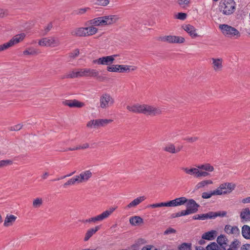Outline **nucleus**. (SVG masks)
<instances>
[{
  "label": "nucleus",
  "instance_id": "nucleus-1",
  "mask_svg": "<svg viewBox=\"0 0 250 250\" xmlns=\"http://www.w3.org/2000/svg\"><path fill=\"white\" fill-rule=\"evenodd\" d=\"M126 109L135 113H142L149 116H157L162 114V110L158 107L147 104H138L127 105Z\"/></svg>",
  "mask_w": 250,
  "mask_h": 250
},
{
  "label": "nucleus",
  "instance_id": "nucleus-2",
  "mask_svg": "<svg viewBox=\"0 0 250 250\" xmlns=\"http://www.w3.org/2000/svg\"><path fill=\"white\" fill-rule=\"evenodd\" d=\"M98 31L97 27L88 26L85 27H77L71 31L72 36L76 37H85L91 36L96 34Z\"/></svg>",
  "mask_w": 250,
  "mask_h": 250
},
{
  "label": "nucleus",
  "instance_id": "nucleus-3",
  "mask_svg": "<svg viewBox=\"0 0 250 250\" xmlns=\"http://www.w3.org/2000/svg\"><path fill=\"white\" fill-rule=\"evenodd\" d=\"M236 3L233 0H221L219 10L224 15H229L235 10Z\"/></svg>",
  "mask_w": 250,
  "mask_h": 250
},
{
  "label": "nucleus",
  "instance_id": "nucleus-4",
  "mask_svg": "<svg viewBox=\"0 0 250 250\" xmlns=\"http://www.w3.org/2000/svg\"><path fill=\"white\" fill-rule=\"evenodd\" d=\"M116 208V207H110L108 209L103 211L102 213L94 217H92L87 219H86L83 221V223H95L98 222H101L104 220L108 218L113 213V212L115 210Z\"/></svg>",
  "mask_w": 250,
  "mask_h": 250
},
{
  "label": "nucleus",
  "instance_id": "nucleus-5",
  "mask_svg": "<svg viewBox=\"0 0 250 250\" xmlns=\"http://www.w3.org/2000/svg\"><path fill=\"white\" fill-rule=\"evenodd\" d=\"M219 27L223 35L226 37L237 39L241 36L240 32L237 29L228 24H220Z\"/></svg>",
  "mask_w": 250,
  "mask_h": 250
},
{
  "label": "nucleus",
  "instance_id": "nucleus-6",
  "mask_svg": "<svg viewBox=\"0 0 250 250\" xmlns=\"http://www.w3.org/2000/svg\"><path fill=\"white\" fill-rule=\"evenodd\" d=\"M38 44L42 47H56L61 44L59 38L54 36L44 37L39 40Z\"/></svg>",
  "mask_w": 250,
  "mask_h": 250
},
{
  "label": "nucleus",
  "instance_id": "nucleus-7",
  "mask_svg": "<svg viewBox=\"0 0 250 250\" xmlns=\"http://www.w3.org/2000/svg\"><path fill=\"white\" fill-rule=\"evenodd\" d=\"M115 103L113 97L108 93H103L100 97L99 104L102 109H106Z\"/></svg>",
  "mask_w": 250,
  "mask_h": 250
},
{
  "label": "nucleus",
  "instance_id": "nucleus-8",
  "mask_svg": "<svg viewBox=\"0 0 250 250\" xmlns=\"http://www.w3.org/2000/svg\"><path fill=\"white\" fill-rule=\"evenodd\" d=\"M236 185L232 183H224L215 189L216 195H226L230 193L235 188Z\"/></svg>",
  "mask_w": 250,
  "mask_h": 250
},
{
  "label": "nucleus",
  "instance_id": "nucleus-9",
  "mask_svg": "<svg viewBox=\"0 0 250 250\" xmlns=\"http://www.w3.org/2000/svg\"><path fill=\"white\" fill-rule=\"evenodd\" d=\"M112 121V120L106 119L91 120L87 123L86 127L89 128H99L105 126Z\"/></svg>",
  "mask_w": 250,
  "mask_h": 250
},
{
  "label": "nucleus",
  "instance_id": "nucleus-10",
  "mask_svg": "<svg viewBox=\"0 0 250 250\" xmlns=\"http://www.w3.org/2000/svg\"><path fill=\"white\" fill-rule=\"evenodd\" d=\"M158 40L162 42H167L169 43H183L185 42V39L184 37L172 35L160 37Z\"/></svg>",
  "mask_w": 250,
  "mask_h": 250
},
{
  "label": "nucleus",
  "instance_id": "nucleus-11",
  "mask_svg": "<svg viewBox=\"0 0 250 250\" xmlns=\"http://www.w3.org/2000/svg\"><path fill=\"white\" fill-rule=\"evenodd\" d=\"M78 72L79 77H91L101 78V77H99V72L94 69L82 68L78 69Z\"/></svg>",
  "mask_w": 250,
  "mask_h": 250
},
{
  "label": "nucleus",
  "instance_id": "nucleus-12",
  "mask_svg": "<svg viewBox=\"0 0 250 250\" xmlns=\"http://www.w3.org/2000/svg\"><path fill=\"white\" fill-rule=\"evenodd\" d=\"M119 56V55L116 54L111 56H107L100 58L98 59L93 61L94 63H97L98 64L109 65L112 63L115 58Z\"/></svg>",
  "mask_w": 250,
  "mask_h": 250
},
{
  "label": "nucleus",
  "instance_id": "nucleus-13",
  "mask_svg": "<svg viewBox=\"0 0 250 250\" xmlns=\"http://www.w3.org/2000/svg\"><path fill=\"white\" fill-rule=\"evenodd\" d=\"M186 203V210L188 214L195 213L198 211L199 205L193 199L188 200Z\"/></svg>",
  "mask_w": 250,
  "mask_h": 250
},
{
  "label": "nucleus",
  "instance_id": "nucleus-14",
  "mask_svg": "<svg viewBox=\"0 0 250 250\" xmlns=\"http://www.w3.org/2000/svg\"><path fill=\"white\" fill-rule=\"evenodd\" d=\"M211 60L212 61L211 66L213 70L215 72H221L223 68V59L221 58H212Z\"/></svg>",
  "mask_w": 250,
  "mask_h": 250
},
{
  "label": "nucleus",
  "instance_id": "nucleus-15",
  "mask_svg": "<svg viewBox=\"0 0 250 250\" xmlns=\"http://www.w3.org/2000/svg\"><path fill=\"white\" fill-rule=\"evenodd\" d=\"M64 105L68 106L70 108H82L85 105V104L83 102L79 101L76 99L74 100H66L62 102Z\"/></svg>",
  "mask_w": 250,
  "mask_h": 250
},
{
  "label": "nucleus",
  "instance_id": "nucleus-16",
  "mask_svg": "<svg viewBox=\"0 0 250 250\" xmlns=\"http://www.w3.org/2000/svg\"><path fill=\"white\" fill-rule=\"evenodd\" d=\"M119 17L116 15H110L103 16L104 26L111 25L115 24L119 20Z\"/></svg>",
  "mask_w": 250,
  "mask_h": 250
},
{
  "label": "nucleus",
  "instance_id": "nucleus-17",
  "mask_svg": "<svg viewBox=\"0 0 250 250\" xmlns=\"http://www.w3.org/2000/svg\"><path fill=\"white\" fill-rule=\"evenodd\" d=\"M103 16L95 18L87 21L85 25L88 26H104Z\"/></svg>",
  "mask_w": 250,
  "mask_h": 250
},
{
  "label": "nucleus",
  "instance_id": "nucleus-18",
  "mask_svg": "<svg viewBox=\"0 0 250 250\" xmlns=\"http://www.w3.org/2000/svg\"><path fill=\"white\" fill-rule=\"evenodd\" d=\"M92 176V172L90 170H87L82 172L80 175H76L78 180V184L88 181Z\"/></svg>",
  "mask_w": 250,
  "mask_h": 250
},
{
  "label": "nucleus",
  "instance_id": "nucleus-19",
  "mask_svg": "<svg viewBox=\"0 0 250 250\" xmlns=\"http://www.w3.org/2000/svg\"><path fill=\"white\" fill-rule=\"evenodd\" d=\"M182 28L187 32L192 38H196L199 36L197 33V29L192 25L184 24Z\"/></svg>",
  "mask_w": 250,
  "mask_h": 250
},
{
  "label": "nucleus",
  "instance_id": "nucleus-20",
  "mask_svg": "<svg viewBox=\"0 0 250 250\" xmlns=\"http://www.w3.org/2000/svg\"><path fill=\"white\" fill-rule=\"evenodd\" d=\"M16 45V36L13 37L9 41L0 45V53L9 50Z\"/></svg>",
  "mask_w": 250,
  "mask_h": 250
},
{
  "label": "nucleus",
  "instance_id": "nucleus-21",
  "mask_svg": "<svg viewBox=\"0 0 250 250\" xmlns=\"http://www.w3.org/2000/svg\"><path fill=\"white\" fill-rule=\"evenodd\" d=\"M224 230L227 233L233 235L235 236H237L240 234L239 229L236 226L227 225L225 227Z\"/></svg>",
  "mask_w": 250,
  "mask_h": 250
},
{
  "label": "nucleus",
  "instance_id": "nucleus-22",
  "mask_svg": "<svg viewBox=\"0 0 250 250\" xmlns=\"http://www.w3.org/2000/svg\"><path fill=\"white\" fill-rule=\"evenodd\" d=\"M163 207H175V203L174 200L169 201L167 202H161L158 203H155L153 204H150L147 206V208H161Z\"/></svg>",
  "mask_w": 250,
  "mask_h": 250
},
{
  "label": "nucleus",
  "instance_id": "nucleus-23",
  "mask_svg": "<svg viewBox=\"0 0 250 250\" xmlns=\"http://www.w3.org/2000/svg\"><path fill=\"white\" fill-rule=\"evenodd\" d=\"M100 229V226H97L93 228L88 229L83 239L84 241H87L95 233H96Z\"/></svg>",
  "mask_w": 250,
  "mask_h": 250
},
{
  "label": "nucleus",
  "instance_id": "nucleus-24",
  "mask_svg": "<svg viewBox=\"0 0 250 250\" xmlns=\"http://www.w3.org/2000/svg\"><path fill=\"white\" fill-rule=\"evenodd\" d=\"M146 199V197L145 196H140L137 197V198L134 199L132 201H131L129 204H128L126 208H131L133 207H135L138 205H139L141 203L143 202Z\"/></svg>",
  "mask_w": 250,
  "mask_h": 250
},
{
  "label": "nucleus",
  "instance_id": "nucleus-25",
  "mask_svg": "<svg viewBox=\"0 0 250 250\" xmlns=\"http://www.w3.org/2000/svg\"><path fill=\"white\" fill-rule=\"evenodd\" d=\"M217 242L221 248H224L226 249V247L229 246L228 244V240L224 235H221L217 237Z\"/></svg>",
  "mask_w": 250,
  "mask_h": 250
},
{
  "label": "nucleus",
  "instance_id": "nucleus-26",
  "mask_svg": "<svg viewBox=\"0 0 250 250\" xmlns=\"http://www.w3.org/2000/svg\"><path fill=\"white\" fill-rule=\"evenodd\" d=\"M240 217L243 222L250 221V210L248 208L242 209L240 213Z\"/></svg>",
  "mask_w": 250,
  "mask_h": 250
},
{
  "label": "nucleus",
  "instance_id": "nucleus-27",
  "mask_svg": "<svg viewBox=\"0 0 250 250\" xmlns=\"http://www.w3.org/2000/svg\"><path fill=\"white\" fill-rule=\"evenodd\" d=\"M40 53V50L38 49L35 48L33 47H28L23 52V54L25 56H36L38 55Z\"/></svg>",
  "mask_w": 250,
  "mask_h": 250
},
{
  "label": "nucleus",
  "instance_id": "nucleus-28",
  "mask_svg": "<svg viewBox=\"0 0 250 250\" xmlns=\"http://www.w3.org/2000/svg\"><path fill=\"white\" fill-rule=\"evenodd\" d=\"M16 220V217L14 215L7 214L5 218L3 226L8 227L13 225Z\"/></svg>",
  "mask_w": 250,
  "mask_h": 250
},
{
  "label": "nucleus",
  "instance_id": "nucleus-29",
  "mask_svg": "<svg viewBox=\"0 0 250 250\" xmlns=\"http://www.w3.org/2000/svg\"><path fill=\"white\" fill-rule=\"evenodd\" d=\"M181 169L187 174L193 175L195 178L197 177L198 167H192L189 168L188 167H181Z\"/></svg>",
  "mask_w": 250,
  "mask_h": 250
},
{
  "label": "nucleus",
  "instance_id": "nucleus-30",
  "mask_svg": "<svg viewBox=\"0 0 250 250\" xmlns=\"http://www.w3.org/2000/svg\"><path fill=\"white\" fill-rule=\"evenodd\" d=\"M118 67L120 68V72H129L130 71H135L137 67L135 66H131L127 65H120Z\"/></svg>",
  "mask_w": 250,
  "mask_h": 250
},
{
  "label": "nucleus",
  "instance_id": "nucleus-31",
  "mask_svg": "<svg viewBox=\"0 0 250 250\" xmlns=\"http://www.w3.org/2000/svg\"><path fill=\"white\" fill-rule=\"evenodd\" d=\"M129 223L132 226H138L143 223V219L140 216H135L130 218Z\"/></svg>",
  "mask_w": 250,
  "mask_h": 250
},
{
  "label": "nucleus",
  "instance_id": "nucleus-32",
  "mask_svg": "<svg viewBox=\"0 0 250 250\" xmlns=\"http://www.w3.org/2000/svg\"><path fill=\"white\" fill-rule=\"evenodd\" d=\"M217 231L216 230H211L204 233L202 236L203 239L211 240L214 239L216 236Z\"/></svg>",
  "mask_w": 250,
  "mask_h": 250
},
{
  "label": "nucleus",
  "instance_id": "nucleus-33",
  "mask_svg": "<svg viewBox=\"0 0 250 250\" xmlns=\"http://www.w3.org/2000/svg\"><path fill=\"white\" fill-rule=\"evenodd\" d=\"M213 182L211 180H205L198 183L195 186V189L198 190L199 189L204 188L208 185L212 184Z\"/></svg>",
  "mask_w": 250,
  "mask_h": 250
},
{
  "label": "nucleus",
  "instance_id": "nucleus-34",
  "mask_svg": "<svg viewBox=\"0 0 250 250\" xmlns=\"http://www.w3.org/2000/svg\"><path fill=\"white\" fill-rule=\"evenodd\" d=\"M242 236L247 239H250V227L248 225H244L242 228Z\"/></svg>",
  "mask_w": 250,
  "mask_h": 250
},
{
  "label": "nucleus",
  "instance_id": "nucleus-35",
  "mask_svg": "<svg viewBox=\"0 0 250 250\" xmlns=\"http://www.w3.org/2000/svg\"><path fill=\"white\" fill-rule=\"evenodd\" d=\"M199 169H202L208 172H212L214 170V168L213 166L211 165L209 163H206L204 164L198 165L197 167Z\"/></svg>",
  "mask_w": 250,
  "mask_h": 250
},
{
  "label": "nucleus",
  "instance_id": "nucleus-36",
  "mask_svg": "<svg viewBox=\"0 0 250 250\" xmlns=\"http://www.w3.org/2000/svg\"><path fill=\"white\" fill-rule=\"evenodd\" d=\"M89 147V144L87 143H84L82 145H79L76 147H69L67 148V150L68 151H74L80 149H85Z\"/></svg>",
  "mask_w": 250,
  "mask_h": 250
},
{
  "label": "nucleus",
  "instance_id": "nucleus-37",
  "mask_svg": "<svg viewBox=\"0 0 250 250\" xmlns=\"http://www.w3.org/2000/svg\"><path fill=\"white\" fill-rule=\"evenodd\" d=\"M207 250H226L224 248H221L218 246L216 243H211L206 247Z\"/></svg>",
  "mask_w": 250,
  "mask_h": 250
},
{
  "label": "nucleus",
  "instance_id": "nucleus-38",
  "mask_svg": "<svg viewBox=\"0 0 250 250\" xmlns=\"http://www.w3.org/2000/svg\"><path fill=\"white\" fill-rule=\"evenodd\" d=\"M164 150L172 154L176 153V147L173 144H169L166 146L164 148Z\"/></svg>",
  "mask_w": 250,
  "mask_h": 250
},
{
  "label": "nucleus",
  "instance_id": "nucleus-39",
  "mask_svg": "<svg viewBox=\"0 0 250 250\" xmlns=\"http://www.w3.org/2000/svg\"><path fill=\"white\" fill-rule=\"evenodd\" d=\"M207 219H211L210 212L206 214H197L193 216V219L194 220H205Z\"/></svg>",
  "mask_w": 250,
  "mask_h": 250
},
{
  "label": "nucleus",
  "instance_id": "nucleus-40",
  "mask_svg": "<svg viewBox=\"0 0 250 250\" xmlns=\"http://www.w3.org/2000/svg\"><path fill=\"white\" fill-rule=\"evenodd\" d=\"M43 204V199L42 198H36L33 201V207L34 208H39Z\"/></svg>",
  "mask_w": 250,
  "mask_h": 250
},
{
  "label": "nucleus",
  "instance_id": "nucleus-41",
  "mask_svg": "<svg viewBox=\"0 0 250 250\" xmlns=\"http://www.w3.org/2000/svg\"><path fill=\"white\" fill-rule=\"evenodd\" d=\"M14 164V160H2L0 161V168L8 167Z\"/></svg>",
  "mask_w": 250,
  "mask_h": 250
},
{
  "label": "nucleus",
  "instance_id": "nucleus-42",
  "mask_svg": "<svg viewBox=\"0 0 250 250\" xmlns=\"http://www.w3.org/2000/svg\"><path fill=\"white\" fill-rule=\"evenodd\" d=\"M227 214V212L225 211H219V212H213L210 211V215L211 219L215 218L217 216L224 217Z\"/></svg>",
  "mask_w": 250,
  "mask_h": 250
},
{
  "label": "nucleus",
  "instance_id": "nucleus-43",
  "mask_svg": "<svg viewBox=\"0 0 250 250\" xmlns=\"http://www.w3.org/2000/svg\"><path fill=\"white\" fill-rule=\"evenodd\" d=\"M76 183L78 184V180L77 179V177L76 176L74 178L70 179L66 182H65L63 184V187L64 188H66L67 187H68L69 186L74 185Z\"/></svg>",
  "mask_w": 250,
  "mask_h": 250
},
{
  "label": "nucleus",
  "instance_id": "nucleus-44",
  "mask_svg": "<svg viewBox=\"0 0 250 250\" xmlns=\"http://www.w3.org/2000/svg\"><path fill=\"white\" fill-rule=\"evenodd\" d=\"M110 3L109 0H94V4L100 6H106Z\"/></svg>",
  "mask_w": 250,
  "mask_h": 250
},
{
  "label": "nucleus",
  "instance_id": "nucleus-45",
  "mask_svg": "<svg viewBox=\"0 0 250 250\" xmlns=\"http://www.w3.org/2000/svg\"><path fill=\"white\" fill-rule=\"evenodd\" d=\"M200 169L198 168L197 174V178H201V177H208L210 175V174L208 172L204 170H200Z\"/></svg>",
  "mask_w": 250,
  "mask_h": 250
},
{
  "label": "nucleus",
  "instance_id": "nucleus-46",
  "mask_svg": "<svg viewBox=\"0 0 250 250\" xmlns=\"http://www.w3.org/2000/svg\"><path fill=\"white\" fill-rule=\"evenodd\" d=\"M179 250H191V244L183 243L178 247Z\"/></svg>",
  "mask_w": 250,
  "mask_h": 250
},
{
  "label": "nucleus",
  "instance_id": "nucleus-47",
  "mask_svg": "<svg viewBox=\"0 0 250 250\" xmlns=\"http://www.w3.org/2000/svg\"><path fill=\"white\" fill-rule=\"evenodd\" d=\"M26 36V33L25 32H20L17 34V43L22 42Z\"/></svg>",
  "mask_w": 250,
  "mask_h": 250
},
{
  "label": "nucleus",
  "instance_id": "nucleus-48",
  "mask_svg": "<svg viewBox=\"0 0 250 250\" xmlns=\"http://www.w3.org/2000/svg\"><path fill=\"white\" fill-rule=\"evenodd\" d=\"M120 64L112 65L107 67V70L109 72H120V68L118 67Z\"/></svg>",
  "mask_w": 250,
  "mask_h": 250
},
{
  "label": "nucleus",
  "instance_id": "nucleus-49",
  "mask_svg": "<svg viewBox=\"0 0 250 250\" xmlns=\"http://www.w3.org/2000/svg\"><path fill=\"white\" fill-rule=\"evenodd\" d=\"M80 54V50L78 48L75 49L69 53V57L70 59H75Z\"/></svg>",
  "mask_w": 250,
  "mask_h": 250
},
{
  "label": "nucleus",
  "instance_id": "nucleus-50",
  "mask_svg": "<svg viewBox=\"0 0 250 250\" xmlns=\"http://www.w3.org/2000/svg\"><path fill=\"white\" fill-rule=\"evenodd\" d=\"M213 195H216L215 194V191H211L209 192H205L202 193V197L204 199H208L210 198Z\"/></svg>",
  "mask_w": 250,
  "mask_h": 250
},
{
  "label": "nucleus",
  "instance_id": "nucleus-51",
  "mask_svg": "<svg viewBox=\"0 0 250 250\" xmlns=\"http://www.w3.org/2000/svg\"><path fill=\"white\" fill-rule=\"evenodd\" d=\"M188 215V212L186 210H183L180 212L173 213L171 215L172 218L179 217L182 216Z\"/></svg>",
  "mask_w": 250,
  "mask_h": 250
},
{
  "label": "nucleus",
  "instance_id": "nucleus-52",
  "mask_svg": "<svg viewBox=\"0 0 250 250\" xmlns=\"http://www.w3.org/2000/svg\"><path fill=\"white\" fill-rule=\"evenodd\" d=\"M79 77L78 69L70 72L66 76L67 78H75Z\"/></svg>",
  "mask_w": 250,
  "mask_h": 250
},
{
  "label": "nucleus",
  "instance_id": "nucleus-53",
  "mask_svg": "<svg viewBox=\"0 0 250 250\" xmlns=\"http://www.w3.org/2000/svg\"><path fill=\"white\" fill-rule=\"evenodd\" d=\"M187 17V15L185 13H178L176 15V18L180 20H185Z\"/></svg>",
  "mask_w": 250,
  "mask_h": 250
},
{
  "label": "nucleus",
  "instance_id": "nucleus-54",
  "mask_svg": "<svg viewBox=\"0 0 250 250\" xmlns=\"http://www.w3.org/2000/svg\"><path fill=\"white\" fill-rule=\"evenodd\" d=\"M53 24L52 22H49L48 24H47L44 28V34L45 35L47 34L51 30Z\"/></svg>",
  "mask_w": 250,
  "mask_h": 250
},
{
  "label": "nucleus",
  "instance_id": "nucleus-55",
  "mask_svg": "<svg viewBox=\"0 0 250 250\" xmlns=\"http://www.w3.org/2000/svg\"><path fill=\"white\" fill-rule=\"evenodd\" d=\"M90 8L88 7L79 9L77 12V14L79 15H83Z\"/></svg>",
  "mask_w": 250,
  "mask_h": 250
},
{
  "label": "nucleus",
  "instance_id": "nucleus-56",
  "mask_svg": "<svg viewBox=\"0 0 250 250\" xmlns=\"http://www.w3.org/2000/svg\"><path fill=\"white\" fill-rule=\"evenodd\" d=\"M176 232V230L175 229L169 227L164 231V234L165 235H168L171 233H175Z\"/></svg>",
  "mask_w": 250,
  "mask_h": 250
},
{
  "label": "nucleus",
  "instance_id": "nucleus-57",
  "mask_svg": "<svg viewBox=\"0 0 250 250\" xmlns=\"http://www.w3.org/2000/svg\"><path fill=\"white\" fill-rule=\"evenodd\" d=\"M180 206L184 205L188 201V199L185 197L177 198Z\"/></svg>",
  "mask_w": 250,
  "mask_h": 250
},
{
  "label": "nucleus",
  "instance_id": "nucleus-58",
  "mask_svg": "<svg viewBox=\"0 0 250 250\" xmlns=\"http://www.w3.org/2000/svg\"><path fill=\"white\" fill-rule=\"evenodd\" d=\"M142 250H158L153 245H146L143 247Z\"/></svg>",
  "mask_w": 250,
  "mask_h": 250
},
{
  "label": "nucleus",
  "instance_id": "nucleus-59",
  "mask_svg": "<svg viewBox=\"0 0 250 250\" xmlns=\"http://www.w3.org/2000/svg\"><path fill=\"white\" fill-rule=\"evenodd\" d=\"M190 0H179L178 3L179 5H187L189 3Z\"/></svg>",
  "mask_w": 250,
  "mask_h": 250
},
{
  "label": "nucleus",
  "instance_id": "nucleus-60",
  "mask_svg": "<svg viewBox=\"0 0 250 250\" xmlns=\"http://www.w3.org/2000/svg\"><path fill=\"white\" fill-rule=\"evenodd\" d=\"M198 138L197 137H192L187 139V141L190 143H193L197 141Z\"/></svg>",
  "mask_w": 250,
  "mask_h": 250
},
{
  "label": "nucleus",
  "instance_id": "nucleus-61",
  "mask_svg": "<svg viewBox=\"0 0 250 250\" xmlns=\"http://www.w3.org/2000/svg\"><path fill=\"white\" fill-rule=\"evenodd\" d=\"M238 241H233L232 242L231 244L229 246V248H235L237 247V245H238Z\"/></svg>",
  "mask_w": 250,
  "mask_h": 250
},
{
  "label": "nucleus",
  "instance_id": "nucleus-62",
  "mask_svg": "<svg viewBox=\"0 0 250 250\" xmlns=\"http://www.w3.org/2000/svg\"><path fill=\"white\" fill-rule=\"evenodd\" d=\"M6 15V11L3 9L0 8V18H3Z\"/></svg>",
  "mask_w": 250,
  "mask_h": 250
},
{
  "label": "nucleus",
  "instance_id": "nucleus-63",
  "mask_svg": "<svg viewBox=\"0 0 250 250\" xmlns=\"http://www.w3.org/2000/svg\"><path fill=\"white\" fill-rule=\"evenodd\" d=\"M49 175V173L48 172H44L41 176L42 179V180H45L47 178Z\"/></svg>",
  "mask_w": 250,
  "mask_h": 250
},
{
  "label": "nucleus",
  "instance_id": "nucleus-64",
  "mask_svg": "<svg viewBox=\"0 0 250 250\" xmlns=\"http://www.w3.org/2000/svg\"><path fill=\"white\" fill-rule=\"evenodd\" d=\"M242 202L243 204L250 203V196L243 199L242 200Z\"/></svg>",
  "mask_w": 250,
  "mask_h": 250
}]
</instances>
